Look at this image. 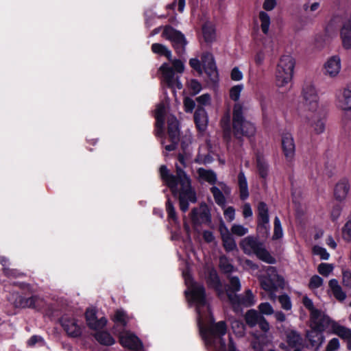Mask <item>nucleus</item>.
<instances>
[{
	"mask_svg": "<svg viewBox=\"0 0 351 351\" xmlns=\"http://www.w3.org/2000/svg\"><path fill=\"white\" fill-rule=\"evenodd\" d=\"M256 167L260 176L265 178L268 175L269 166L263 155L258 154L256 156Z\"/></svg>",
	"mask_w": 351,
	"mask_h": 351,
	"instance_id": "f704fd0d",
	"label": "nucleus"
},
{
	"mask_svg": "<svg viewBox=\"0 0 351 351\" xmlns=\"http://www.w3.org/2000/svg\"><path fill=\"white\" fill-rule=\"evenodd\" d=\"M232 328L234 329L235 333L239 336L241 337L245 333V326L243 323L239 322H234L232 325Z\"/></svg>",
	"mask_w": 351,
	"mask_h": 351,
	"instance_id": "bf43d9fd",
	"label": "nucleus"
},
{
	"mask_svg": "<svg viewBox=\"0 0 351 351\" xmlns=\"http://www.w3.org/2000/svg\"><path fill=\"white\" fill-rule=\"evenodd\" d=\"M162 35L165 38L169 40L172 43L178 55L181 56L184 53L187 42L184 34L176 30L170 26H165Z\"/></svg>",
	"mask_w": 351,
	"mask_h": 351,
	"instance_id": "1a4fd4ad",
	"label": "nucleus"
},
{
	"mask_svg": "<svg viewBox=\"0 0 351 351\" xmlns=\"http://www.w3.org/2000/svg\"><path fill=\"white\" fill-rule=\"evenodd\" d=\"M176 176L170 174L167 167L162 165L160 174L162 180L170 188L172 193L179 195L180 207L182 211L186 212L189 208V202H196L195 193L191 188V178L178 165H176Z\"/></svg>",
	"mask_w": 351,
	"mask_h": 351,
	"instance_id": "f03ea898",
	"label": "nucleus"
},
{
	"mask_svg": "<svg viewBox=\"0 0 351 351\" xmlns=\"http://www.w3.org/2000/svg\"><path fill=\"white\" fill-rule=\"evenodd\" d=\"M283 237V230L281 225V222L278 217H276L274 219V228L273 239H279Z\"/></svg>",
	"mask_w": 351,
	"mask_h": 351,
	"instance_id": "79ce46f5",
	"label": "nucleus"
},
{
	"mask_svg": "<svg viewBox=\"0 0 351 351\" xmlns=\"http://www.w3.org/2000/svg\"><path fill=\"white\" fill-rule=\"evenodd\" d=\"M230 286L229 290L232 292H238L241 290V285L240 280L237 276H230Z\"/></svg>",
	"mask_w": 351,
	"mask_h": 351,
	"instance_id": "de8ad7c7",
	"label": "nucleus"
},
{
	"mask_svg": "<svg viewBox=\"0 0 351 351\" xmlns=\"http://www.w3.org/2000/svg\"><path fill=\"white\" fill-rule=\"evenodd\" d=\"M240 247L245 254H255L260 260L268 263L274 264L276 259L265 249L264 244L253 236H248L240 242Z\"/></svg>",
	"mask_w": 351,
	"mask_h": 351,
	"instance_id": "20e7f679",
	"label": "nucleus"
},
{
	"mask_svg": "<svg viewBox=\"0 0 351 351\" xmlns=\"http://www.w3.org/2000/svg\"><path fill=\"white\" fill-rule=\"evenodd\" d=\"M301 97L304 110L307 113H317L319 110V97L315 84L306 82L302 86Z\"/></svg>",
	"mask_w": 351,
	"mask_h": 351,
	"instance_id": "423d86ee",
	"label": "nucleus"
},
{
	"mask_svg": "<svg viewBox=\"0 0 351 351\" xmlns=\"http://www.w3.org/2000/svg\"><path fill=\"white\" fill-rule=\"evenodd\" d=\"M323 330V329L311 328V330L307 331L306 338L312 346L319 348L323 344L325 341V337L322 334Z\"/></svg>",
	"mask_w": 351,
	"mask_h": 351,
	"instance_id": "393cba45",
	"label": "nucleus"
},
{
	"mask_svg": "<svg viewBox=\"0 0 351 351\" xmlns=\"http://www.w3.org/2000/svg\"><path fill=\"white\" fill-rule=\"evenodd\" d=\"M336 104L338 108L351 113V89L343 88L337 95Z\"/></svg>",
	"mask_w": 351,
	"mask_h": 351,
	"instance_id": "f3484780",
	"label": "nucleus"
},
{
	"mask_svg": "<svg viewBox=\"0 0 351 351\" xmlns=\"http://www.w3.org/2000/svg\"><path fill=\"white\" fill-rule=\"evenodd\" d=\"M152 50L154 53L160 56H164L168 58L171 59V51L165 45L159 43H154L152 45Z\"/></svg>",
	"mask_w": 351,
	"mask_h": 351,
	"instance_id": "58836bf2",
	"label": "nucleus"
},
{
	"mask_svg": "<svg viewBox=\"0 0 351 351\" xmlns=\"http://www.w3.org/2000/svg\"><path fill=\"white\" fill-rule=\"evenodd\" d=\"M328 286L332 292L335 298L339 300L343 301L346 298V294L343 291L341 287L339 285L337 280L333 278L329 280Z\"/></svg>",
	"mask_w": 351,
	"mask_h": 351,
	"instance_id": "7c9ffc66",
	"label": "nucleus"
},
{
	"mask_svg": "<svg viewBox=\"0 0 351 351\" xmlns=\"http://www.w3.org/2000/svg\"><path fill=\"white\" fill-rule=\"evenodd\" d=\"M189 86L190 89L193 91V93L194 95L197 94L202 90L201 84L195 80H191L189 82Z\"/></svg>",
	"mask_w": 351,
	"mask_h": 351,
	"instance_id": "e2e57ef3",
	"label": "nucleus"
},
{
	"mask_svg": "<svg viewBox=\"0 0 351 351\" xmlns=\"http://www.w3.org/2000/svg\"><path fill=\"white\" fill-rule=\"evenodd\" d=\"M61 324L67 335L72 337H77L82 335V328L78 320L68 315L61 318Z\"/></svg>",
	"mask_w": 351,
	"mask_h": 351,
	"instance_id": "ddd939ff",
	"label": "nucleus"
},
{
	"mask_svg": "<svg viewBox=\"0 0 351 351\" xmlns=\"http://www.w3.org/2000/svg\"><path fill=\"white\" fill-rule=\"evenodd\" d=\"M231 79L234 81H240L243 79V73L238 67H234L231 71Z\"/></svg>",
	"mask_w": 351,
	"mask_h": 351,
	"instance_id": "0e129e2a",
	"label": "nucleus"
},
{
	"mask_svg": "<svg viewBox=\"0 0 351 351\" xmlns=\"http://www.w3.org/2000/svg\"><path fill=\"white\" fill-rule=\"evenodd\" d=\"M208 285L215 289L219 296H221L223 294L222 287L219 278V276L217 274V271L214 269H210L209 271L208 276L207 278Z\"/></svg>",
	"mask_w": 351,
	"mask_h": 351,
	"instance_id": "c85d7f7f",
	"label": "nucleus"
},
{
	"mask_svg": "<svg viewBox=\"0 0 351 351\" xmlns=\"http://www.w3.org/2000/svg\"><path fill=\"white\" fill-rule=\"evenodd\" d=\"M238 184L241 199H247L249 197L248 185L247 178L243 171H241L238 175Z\"/></svg>",
	"mask_w": 351,
	"mask_h": 351,
	"instance_id": "473e14b6",
	"label": "nucleus"
},
{
	"mask_svg": "<svg viewBox=\"0 0 351 351\" xmlns=\"http://www.w3.org/2000/svg\"><path fill=\"white\" fill-rule=\"evenodd\" d=\"M258 18L262 32L265 34H267L271 25V19L269 15L264 11H261L258 14Z\"/></svg>",
	"mask_w": 351,
	"mask_h": 351,
	"instance_id": "c9c22d12",
	"label": "nucleus"
},
{
	"mask_svg": "<svg viewBox=\"0 0 351 351\" xmlns=\"http://www.w3.org/2000/svg\"><path fill=\"white\" fill-rule=\"evenodd\" d=\"M231 232L234 234L241 237L248 232V229L242 225L234 224L231 228Z\"/></svg>",
	"mask_w": 351,
	"mask_h": 351,
	"instance_id": "3c124183",
	"label": "nucleus"
},
{
	"mask_svg": "<svg viewBox=\"0 0 351 351\" xmlns=\"http://www.w3.org/2000/svg\"><path fill=\"white\" fill-rule=\"evenodd\" d=\"M196 101L200 107L207 106L211 104V97L209 94H203L196 98Z\"/></svg>",
	"mask_w": 351,
	"mask_h": 351,
	"instance_id": "864d4df0",
	"label": "nucleus"
},
{
	"mask_svg": "<svg viewBox=\"0 0 351 351\" xmlns=\"http://www.w3.org/2000/svg\"><path fill=\"white\" fill-rule=\"evenodd\" d=\"M183 277L188 287L185 293L191 304L196 307L199 328L206 345L213 346L215 351H226V342L222 338L226 333L225 322L213 324L214 320L205 298L204 287L194 282L188 272H183Z\"/></svg>",
	"mask_w": 351,
	"mask_h": 351,
	"instance_id": "f257e3e1",
	"label": "nucleus"
},
{
	"mask_svg": "<svg viewBox=\"0 0 351 351\" xmlns=\"http://www.w3.org/2000/svg\"><path fill=\"white\" fill-rule=\"evenodd\" d=\"M350 189V184L347 178H342L335 184L334 188V197L336 200L343 202L346 200Z\"/></svg>",
	"mask_w": 351,
	"mask_h": 351,
	"instance_id": "6ab92c4d",
	"label": "nucleus"
},
{
	"mask_svg": "<svg viewBox=\"0 0 351 351\" xmlns=\"http://www.w3.org/2000/svg\"><path fill=\"white\" fill-rule=\"evenodd\" d=\"M219 266L225 273H230L234 270V267L226 256L220 257Z\"/></svg>",
	"mask_w": 351,
	"mask_h": 351,
	"instance_id": "a18cd8bd",
	"label": "nucleus"
},
{
	"mask_svg": "<svg viewBox=\"0 0 351 351\" xmlns=\"http://www.w3.org/2000/svg\"><path fill=\"white\" fill-rule=\"evenodd\" d=\"M168 134L171 141L178 142L180 130L178 121L174 116L168 117Z\"/></svg>",
	"mask_w": 351,
	"mask_h": 351,
	"instance_id": "cd10ccee",
	"label": "nucleus"
},
{
	"mask_svg": "<svg viewBox=\"0 0 351 351\" xmlns=\"http://www.w3.org/2000/svg\"><path fill=\"white\" fill-rule=\"evenodd\" d=\"M340 348V342L337 338H332L330 339L326 347L325 351H336Z\"/></svg>",
	"mask_w": 351,
	"mask_h": 351,
	"instance_id": "6e6d98bb",
	"label": "nucleus"
},
{
	"mask_svg": "<svg viewBox=\"0 0 351 351\" xmlns=\"http://www.w3.org/2000/svg\"><path fill=\"white\" fill-rule=\"evenodd\" d=\"M86 319L87 325L93 330L101 329L107 323V319L104 317L97 319L96 311L94 308H88L86 310Z\"/></svg>",
	"mask_w": 351,
	"mask_h": 351,
	"instance_id": "a211bd4d",
	"label": "nucleus"
},
{
	"mask_svg": "<svg viewBox=\"0 0 351 351\" xmlns=\"http://www.w3.org/2000/svg\"><path fill=\"white\" fill-rule=\"evenodd\" d=\"M194 120L199 131L204 132L208 126V117L203 107H197L194 113Z\"/></svg>",
	"mask_w": 351,
	"mask_h": 351,
	"instance_id": "4be33fe9",
	"label": "nucleus"
},
{
	"mask_svg": "<svg viewBox=\"0 0 351 351\" xmlns=\"http://www.w3.org/2000/svg\"><path fill=\"white\" fill-rule=\"evenodd\" d=\"M222 241L223 247L226 251L230 252L237 248L235 241L228 232L222 234Z\"/></svg>",
	"mask_w": 351,
	"mask_h": 351,
	"instance_id": "ea45409f",
	"label": "nucleus"
},
{
	"mask_svg": "<svg viewBox=\"0 0 351 351\" xmlns=\"http://www.w3.org/2000/svg\"><path fill=\"white\" fill-rule=\"evenodd\" d=\"M341 70V59L337 54L328 57L323 66L324 74L330 78L337 77Z\"/></svg>",
	"mask_w": 351,
	"mask_h": 351,
	"instance_id": "9b49d317",
	"label": "nucleus"
},
{
	"mask_svg": "<svg viewBox=\"0 0 351 351\" xmlns=\"http://www.w3.org/2000/svg\"><path fill=\"white\" fill-rule=\"evenodd\" d=\"M295 66V60L291 55L284 54L280 57L275 71L276 83L278 87H284L291 82Z\"/></svg>",
	"mask_w": 351,
	"mask_h": 351,
	"instance_id": "7ed1b4c3",
	"label": "nucleus"
},
{
	"mask_svg": "<svg viewBox=\"0 0 351 351\" xmlns=\"http://www.w3.org/2000/svg\"><path fill=\"white\" fill-rule=\"evenodd\" d=\"M319 5L320 4L319 2H314L311 4L306 3L303 5V10L306 13L313 12L318 10Z\"/></svg>",
	"mask_w": 351,
	"mask_h": 351,
	"instance_id": "680f3d73",
	"label": "nucleus"
},
{
	"mask_svg": "<svg viewBox=\"0 0 351 351\" xmlns=\"http://www.w3.org/2000/svg\"><path fill=\"white\" fill-rule=\"evenodd\" d=\"M332 332L347 342V348L351 350V329L341 325L337 322H332Z\"/></svg>",
	"mask_w": 351,
	"mask_h": 351,
	"instance_id": "aec40b11",
	"label": "nucleus"
},
{
	"mask_svg": "<svg viewBox=\"0 0 351 351\" xmlns=\"http://www.w3.org/2000/svg\"><path fill=\"white\" fill-rule=\"evenodd\" d=\"M244 88V86L242 84L234 85L230 89L229 96L230 98L237 103H239V100L241 96V93Z\"/></svg>",
	"mask_w": 351,
	"mask_h": 351,
	"instance_id": "a19ab883",
	"label": "nucleus"
},
{
	"mask_svg": "<svg viewBox=\"0 0 351 351\" xmlns=\"http://www.w3.org/2000/svg\"><path fill=\"white\" fill-rule=\"evenodd\" d=\"M202 34L206 43L213 42L216 38L214 25L212 23L206 22L202 27Z\"/></svg>",
	"mask_w": 351,
	"mask_h": 351,
	"instance_id": "2f4dec72",
	"label": "nucleus"
},
{
	"mask_svg": "<svg viewBox=\"0 0 351 351\" xmlns=\"http://www.w3.org/2000/svg\"><path fill=\"white\" fill-rule=\"evenodd\" d=\"M198 178L201 181L207 182L210 184H215L217 181V175L212 170H207L204 168L197 169Z\"/></svg>",
	"mask_w": 351,
	"mask_h": 351,
	"instance_id": "c756f323",
	"label": "nucleus"
},
{
	"mask_svg": "<svg viewBox=\"0 0 351 351\" xmlns=\"http://www.w3.org/2000/svg\"><path fill=\"white\" fill-rule=\"evenodd\" d=\"M243 105L236 103L233 107V132L237 138L251 136L255 134V126L243 117Z\"/></svg>",
	"mask_w": 351,
	"mask_h": 351,
	"instance_id": "39448f33",
	"label": "nucleus"
},
{
	"mask_svg": "<svg viewBox=\"0 0 351 351\" xmlns=\"http://www.w3.org/2000/svg\"><path fill=\"white\" fill-rule=\"evenodd\" d=\"M323 282L324 280L320 276L314 275L310 279L308 287L311 289H315L322 286Z\"/></svg>",
	"mask_w": 351,
	"mask_h": 351,
	"instance_id": "09e8293b",
	"label": "nucleus"
},
{
	"mask_svg": "<svg viewBox=\"0 0 351 351\" xmlns=\"http://www.w3.org/2000/svg\"><path fill=\"white\" fill-rule=\"evenodd\" d=\"M120 343L123 347L135 351H141L143 349V345L140 339L129 332H124L121 334Z\"/></svg>",
	"mask_w": 351,
	"mask_h": 351,
	"instance_id": "dca6fc26",
	"label": "nucleus"
},
{
	"mask_svg": "<svg viewBox=\"0 0 351 351\" xmlns=\"http://www.w3.org/2000/svg\"><path fill=\"white\" fill-rule=\"evenodd\" d=\"M213 161L212 157L209 154H198L195 159V162L199 164H209Z\"/></svg>",
	"mask_w": 351,
	"mask_h": 351,
	"instance_id": "4d7b16f0",
	"label": "nucleus"
},
{
	"mask_svg": "<svg viewBox=\"0 0 351 351\" xmlns=\"http://www.w3.org/2000/svg\"><path fill=\"white\" fill-rule=\"evenodd\" d=\"M202 62L208 75L215 80L217 75V67L213 56L210 53H206L202 57Z\"/></svg>",
	"mask_w": 351,
	"mask_h": 351,
	"instance_id": "bb28decb",
	"label": "nucleus"
},
{
	"mask_svg": "<svg viewBox=\"0 0 351 351\" xmlns=\"http://www.w3.org/2000/svg\"><path fill=\"white\" fill-rule=\"evenodd\" d=\"M340 38L341 45L344 49H351V14L343 18L342 25L340 29Z\"/></svg>",
	"mask_w": 351,
	"mask_h": 351,
	"instance_id": "4468645a",
	"label": "nucleus"
},
{
	"mask_svg": "<svg viewBox=\"0 0 351 351\" xmlns=\"http://www.w3.org/2000/svg\"><path fill=\"white\" fill-rule=\"evenodd\" d=\"M333 269L334 265L330 263H322L319 264L317 267L318 272L326 277L328 276L332 272Z\"/></svg>",
	"mask_w": 351,
	"mask_h": 351,
	"instance_id": "37998d69",
	"label": "nucleus"
},
{
	"mask_svg": "<svg viewBox=\"0 0 351 351\" xmlns=\"http://www.w3.org/2000/svg\"><path fill=\"white\" fill-rule=\"evenodd\" d=\"M258 229L268 235L270 230L269 210L267 204L263 202L258 205Z\"/></svg>",
	"mask_w": 351,
	"mask_h": 351,
	"instance_id": "2eb2a0df",
	"label": "nucleus"
},
{
	"mask_svg": "<svg viewBox=\"0 0 351 351\" xmlns=\"http://www.w3.org/2000/svg\"><path fill=\"white\" fill-rule=\"evenodd\" d=\"M220 187L213 186L211 188V192L213 195L215 202L221 206H224L226 204V198L223 194L224 193L226 195L230 193V189L223 182H219Z\"/></svg>",
	"mask_w": 351,
	"mask_h": 351,
	"instance_id": "412c9836",
	"label": "nucleus"
},
{
	"mask_svg": "<svg viewBox=\"0 0 351 351\" xmlns=\"http://www.w3.org/2000/svg\"><path fill=\"white\" fill-rule=\"evenodd\" d=\"M335 320L332 319L328 315H325L324 312L320 310H313L310 313V326L314 329H323L324 327L329 326H332V322Z\"/></svg>",
	"mask_w": 351,
	"mask_h": 351,
	"instance_id": "f8f14e48",
	"label": "nucleus"
},
{
	"mask_svg": "<svg viewBox=\"0 0 351 351\" xmlns=\"http://www.w3.org/2000/svg\"><path fill=\"white\" fill-rule=\"evenodd\" d=\"M166 112V106L164 103L159 104L156 109L155 117L156 119V134L159 136L163 133V126L165 123V114Z\"/></svg>",
	"mask_w": 351,
	"mask_h": 351,
	"instance_id": "b1692460",
	"label": "nucleus"
},
{
	"mask_svg": "<svg viewBox=\"0 0 351 351\" xmlns=\"http://www.w3.org/2000/svg\"><path fill=\"white\" fill-rule=\"evenodd\" d=\"M267 276L260 279L261 287L269 293V298L275 300L276 295L275 291L284 283V279L278 274L276 269L274 267H267L266 269Z\"/></svg>",
	"mask_w": 351,
	"mask_h": 351,
	"instance_id": "0eeeda50",
	"label": "nucleus"
},
{
	"mask_svg": "<svg viewBox=\"0 0 351 351\" xmlns=\"http://www.w3.org/2000/svg\"><path fill=\"white\" fill-rule=\"evenodd\" d=\"M342 284L346 287L351 288V271L350 270H343Z\"/></svg>",
	"mask_w": 351,
	"mask_h": 351,
	"instance_id": "13d9d810",
	"label": "nucleus"
},
{
	"mask_svg": "<svg viewBox=\"0 0 351 351\" xmlns=\"http://www.w3.org/2000/svg\"><path fill=\"white\" fill-rule=\"evenodd\" d=\"M261 317L262 315H260L256 310L252 309L249 310L246 313L245 319L246 323L250 327H254L258 323L260 319H261Z\"/></svg>",
	"mask_w": 351,
	"mask_h": 351,
	"instance_id": "e433bc0d",
	"label": "nucleus"
},
{
	"mask_svg": "<svg viewBox=\"0 0 351 351\" xmlns=\"http://www.w3.org/2000/svg\"><path fill=\"white\" fill-rule=\"evenodd\" d=\"M166 209L167 212L168 213L169 217L176 220V214L175 211V208L171 202V201L168 199L167 204H166Z\"/></svg>",
	"mask_w": 351,
	"mask_h": 351,
	"instance_id": "774afa93",
	"label": "nucleus"
},
{
	"mask_svg": "<svg viewBox=\"0 0 351 351\" xmlns=\"http://www.w3.org/2000/svg\"><path fill=\"white\" fill-rule=\"evenodd\" d=\"M258 309L261 313L270 315L274 313V309L271 305L268 302L261 303L258 306Z\"/></svg>",
	"mask_w": 351,
	"mask_h": 351,
	"instance_id": "603ef678",
	"label": "nucleus"
},
{
	"mask_svg": "<svg viewBox=\"0 0 351 351\" xmlns=\"http://www.w3.org/2000/svg\"><path fill=\"white\" fill-rule=\"evenodd\" d=\"M306 119H308L311 127L317 134L324 132L325 130V124L323 120L319 117V110L317 113H307L305 114Z\"/></svg>",
	"mask_w": 351,
	"mask_h": 351,
	"instance_id": "a878e982",
	"label": "nucleus"
},
{
	"mask_svg": "<svg viewBox=\"0 0 351 351\" xmlns=\"http://www.w3.org/2000/svg\"><path fill=\"white\" fill-rule=\"evenodd\" d=\"M281 307L287 311H289L292 308V304L290 298L287 295H282L278 298Z\"/></svg>",
	"mask_w": 351,
	"mask_h": 351,
	"instance_id": "8fccbe9b",
	"label": "nucleus"
},
{
	"mask_svg": "<svg viewBox=\"0 0 351 351\" xmlns=\"http://www.w3.org/2000/svg\"><path fill=\"white\" fill-rule=\"evenodd\" d=\"M228 297L235 311L241 307H250L255 304V295L250 289L246 290L243 294L228 293Z\"/></svg>",
	"mask_w": 351,
	"mask_h": 351,
	"instance_id": "9d476101",
	"label": "nucleus"
},
{
	"mask_svg": "<svg viewBox=\"0 0 351 351\" xmlns=\"http://www.w3.org/2000/svg\"><path fill=\"white\" fill-rule=\"evenodd\" d=\"M114 321L125 325L127 320L125 313L123 311H117L114 315Z\"/></svg>",
	"mask_w": 351,
	"mask_h": 351,
	"instance_id": "69168bd1",
	"label": "nucleus"
},
{
	"mask_svg": "<svg viewBox=\"0 0 351 351\" xmlns=\"http://www.w3.org/2000/svg\"><path fill=\"white\" fill-rule=\"evenodd\" d=\"M282 146L286 158L289 160L291 159L295 154V143L291 134L286 133L282 136Z\"/></svg>",
	"mask_w": 351,
	"mask_h": 351,
	"instance_id": "5701e85b",
	"label": "nucleus"
},
{
	"mask_svg": "<svg viewBox=\"0 0 351 351\" xmlns=\"http://www.w3.org/2000/svg\"><path fill=\"white\" fill-rule=\"evenodd\" d=\"M313 252L315 255L319 256L322 260H328L330 257V254L326 250L319 245L313 247Z\"/></svg>",
	"mask_w": 351,
	"mask_h": 351,
	"instance_id": "49530a36",
	"label": "nucleus"
},
{
	"mask_svg": "<svg viewBox=\"0 0 351 351\" xmlns=\"http://www.w3.org/2000/svg\"><path fill=\"white\" fill-rule=\"evenodd\" d=\"M287 342L291 348H296L302 345V338L295 330H290L287 332Z\"/></svg>",
	"mask_w": 351,
	"mask_h": 351,
	"instance_id": "72a5a7b5",
	"label": "nucleus"
},
{
	"mask_svg": "<svg viewBox=\"0 0 351 351\" xmlns=\"http://www.w3.org/2000/svg\"><path fill=\"white\" fill-rule=\"evenodd\" d=\"M343 237L347 241H351V221H348L343 228Z\"/></svg>",
	"mask_w": 351,
	"mask_h": 351,
	"instance_id": "052dcab7",
	"label": "nucleus"
},
{
	"mask_svg": "<svg viewBox=\"0 0 351 351\" xmlns=\"http://www.w3.org/2000/svg\"><path fill=\"white\" fill-rule=\"evenodd\" d=\"M265 59V52L263 49H258L256 51L254 57V60L257 66H261L263 64Z\"/></svg>",
	"mask_w": 351,
	"mask_h": 351,
	"instance_id": "5fc2aeb1",
	"label": "nucleus"
},
{
	"mask_svg": "<svg viewBox=\"0 0 351 351\" xmlns=\"http://www.w3.org/2000/svg\"><path fill=\"white\" fill-rule=\"evenodd\" d=\"M173 68L169 66L167 64H163L160 66V71H162L164 80L167 84L168 86L173 88H177L181 89L182 84L180 82L179 78L176 75L173 69L178 73H182L184 70V64L180 60H174L172 62Z\"/></svg>",
	"mask_w": 351,
	"mask_h": 351,
	"instance_id": "6e6552de",
	"label": "nucleus"
},
{
	"mask_svg": "<svg viewBox=\"0 0 351 351\" xmlns=\"http://www.w3.org/2000/svg\"><path fill=\"white\" fill-rule=\"evenodd\" d=\"M95 337L99 343L105 346H111L115 342L114 338L107 332H97Z\"/></svg>",
	"mask_w": 351,
	"mask_h": 351,
	"instance_id": "4c0bfd02",
	"label": "nucleus"
},
{
	"mask_svg": "<svg viewBox=\"0 0 351 351\" xmlns=\"http://www.w3.org/2000/svg\"><path fill=\"white\" fill-rule=\"evenodd\" d=\"M33 300L32 297L25 298L19 296L16 300V306L21 308H32L33 306V303H32Z\"/></svg>",
	"mask_w": 351,
	"mask_h": 351,
	"instance_id": "c03bdc74",
	"label": "nucleus"
},
{
	"mask_svg": "<svg viewBox=\"0 0 351 351\" xmlns=\"http://www.w3.org/2000/svg\"><path fill=\"white\" fill-rule=\"evenodd\" d=\"M184 106L186 112H192L195 106V103L192 99L186 97L184 101Z\"/></svg>",
	"mask_w": 351,
	"mask_h": 351,
	"instance_id": "338daca9",
	"label": "nucleus"
}]
</instances>
